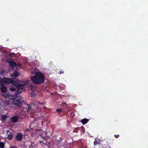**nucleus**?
<instances>
[{"label": "nucleus", "instance_id": "obj_1", "mask_svg": "<svg viewBox=\"0 0 148 148\" xmlns=\"http://www.w3.org/2000/svg\"><path fill=\"white\" fill-rule=\"evenodd\" d=\"M18 94H14V95H10L8 97L10 99V101H7L6 103L8 104L10 107H11L14 109H19L22 108L23 112H29L33 108H34L36 106L34 104H31L28 105L24 102L21 101V97H18Z\"/></svg>", "mask_w": 148, "mask_h": 148}, {"label": "nucleus", "instance_id": "obj_2", "mask_svg": "<svg viewBox=\"0 0 148 148\" xmlns=\"http://www.w3.org/2000/svg\"><path fill=\"white\" fill-rule=\"evenodd\" d=\"M0 83L9 85L12 84L13 86L10 88V90L13 92L15 91L14 94L19 95L22 91H25L24 88L28 84L29 81L25 82L18 80L15 81L10 78L4 77L0 79Z\"/></svg>", "mask_w": 148, "mask_h": 148}, {"label": "nucleus", "instance_id": "obj_3", "mask_svg": "<svg viewBox=\"0 0 148 148\" xmlns=\"http://www.w3.org/2000/svg\"><path fill=\"white\" fill-rule=\"evenodd\" d=\"M45 76L44 74L39 72H37L34 76L31 77V81L34 84L39 85L44 83L45 81Z\"/></svg>", "mask_w": 148, "mask_h": 148}, {"label": "nucleus", "instance_id": "obj_4", "mask_svg": "<svg viewBox=\"0 0 148 148\" xmlns=\"http://www.w3.org/2000/svg\"><path fill=\"white\" fill-rule=\"evenodd\" d=\"M0 89L1 92L3 93H5L7 91L6 87L5 86L4 84L2 83H0Z\"/></svg>", "mask_w": 148, "mask_h": 148}, {"label": "nucleus", "instance_id": "obj_5", "mask_svg": "<svg viewBox=\"0 0 148 148\" xmlns=\"http://www.w3.org/2000/svg\"><path fill=\"white\" fill-rule=\"evenodd\" d=\"M22 138V134L20 133H18L15 137V140L17 141H20Z\"/></svg>", "mask_w": 148, "mask_h": 148}, {"label": "nucleus", "instance_id": "obj_6", "mask_svg": "<svg viewBox=\"0 0 148 148\" xmlns=\"http://www.w3.org/2000/svg\"><path fill=\"white\" fill-rule=\"evenodd\" d=\"M19 118L18 115L13 116L11 117V120L13 123H16L18 120Z\"/></svg>", "mask_w": 148, "mask_h": 148}, {"label": "nucleus", "instance_id": "obj_7", "mask_svg": "<svg viewBox=\"0 0 148 148\" xmlns=\"http://www.w3.org/2000/svg\"><path fill=\"white\" fill-rule=\"evenodd\" d=\"M20 73L18 71H15L13 73V74L11 76L13 78H15L16 77H18Z\"/></svg>", "mask_w": 148, "mask_h": 148}, {"label": "nucleus", "instance_id": "obj_8", "mask_svg": "<svg viewBox=\"0 0 148 148\" xmlns=\"http://www.w3.org/2000/svg\"><path fill=\"white\" fill-rule=\"evenodd\" d=\"M8 62L9 65L11 67H15L17 66L16 63L14 61H10Z\"/></svg>", "mask_w": 148, "mask_h": 148}, {"label": "nucleus", "instance_id": "obj_9", "mask_svg": "<svg viewBox=\"0 0 148 148\" xmlns=\"http://www.w3.org/2000/svg\"><path fill=\"white\" fill-rule=\"evenodd\" d=\"M89 121V119L84 118L81 120V122L83 125H84L86 124Z\"/></svg>", "mask_w": 148, "mask_h": 148}, {"label": "nucleus", "instance_id": "obj_10", "mask_svg": "<svg viewBox=\"0 0 148 148\" xmlns=\"http://www.w3.org/2000/svg\"><path fill=\"white\" fill-rule=\"evenodd\" d=\"M30 88L32 91L35 90H36L37 87L34 85L33 84H31L30 86Z\"/></svg>", "mask_w": 148, "mask_h": 148}, {"label": "nucleus", "instance_id": "obj_11", "mask_svg": "<svg viewBox=\"0 0 148 148\" xmlns=\"http://www.w3.org/2000/svg\"><path fill=\"white\" fill-rule=\"evenodd\" d=\"M12 135L11 132H10V133L8 134V138L9 140H11L12 139Z\"/></svg>", "mask_w": 148, "mask_h": 148}, {"label": "nucleus", "instance_id": "obj_12", "mask_svg": "<svg viewBox=\"0 0 148 148\" xmlns=\"http://www.w3.org/2000/svg\"><path fill=\"white\" fill-rule=\"evenodd\" d=\"M5 144L4 143L2 142H0V147L1 148H4V147Z\"/></svg>", "mask_w": 148, "mask_h": 148}, {"label": "nucleus", "instance_id": "obj_13", "mask_svg": "<svg viewBox=\"0 0 148 148\" xmlns=\"http://www.w3.org/2000/svg\"><path fill=\"white\" fill-rule=\"evenodd\" d=\"M1 118L3 120H5L7 118V116L5 115H3L1 116Z\"/></svg>", "mask_w": 148, "mask_h": 148}, {"label": "nucleus", "instance_id": "obj_14", "mask_svg": "<svg viewBox=\"0 0 148 148\" xmlns=\"http://www.w3.org/2000/svg\"><path fill=\"white\" fill-rule=\"evenodd\" d=\"M32 96L34 97L35 96L36 94L34 93V92L33 91H32L31 92Z\"/></svg>", "mask_w": 148, "mask_h": 148}, {"label": "nucleus", "instance_id": "obj_15", "mask_svg": "<svg viewBox=\"0 0 148 148\" xmlns=\"http://www.w3.org/2000/svg\"><path fill=\"white\" fill-rule=\"evenodd\" d=\"M67 105V104L66 103L64 102L61 104V106H64V107H66Z\"/></svg>", "mask_w": 148, "mask_h": 148}, {"label": "nucleus", "instance_id": "obj_16", "mask_svg": "<svg viewBox=\"0 0 148 148\" xmlns=\"http://www.w3.org/2000/svg\"><path fill=\"white\" fill-rule=\"evenodd\" d=\"M5 73V71L3 70H2L0 72V73L1 75H4Z\"/></svg>", "mask_w": 148, "mask_h": 148}, {"label": "nucleus", "instance_id": "obj_17", "mask_svg": "<svg viewBox=\"0 0 148 148\" xmlns=\"http://www.w3.org/2000/svg\"><path fill=\"white\" fill-rule=\"evenodd\" d=\"M62 111V110L60 109H57L56 110V112H60Z\"/></svg>", "mask_w": 148, "mask_h": 148}, {"label": "nucleus", "instance_id": "obj_18", "mask_svg": "<svg viewBox=\"0 0 148 148\" xmlns=\"http://www.w3.org/2000/svg\"><path fill=\"white\" fill-rule=\"evenodd\" d=\"M98 144V142L97 140H95L94 143V144L95 145H96Z\"/></svg>", "mask_w": 148, "mask_h": 148}, {"label": "nucleus", "instance_id": "obj_19", "mask_svg": "<svg viewBox=\"0 0 148 148\" xmlns=\"http://www.w3.org/2000/svg\"><path fill=\"white\" fill-rule=\"evenodd\" d=\"M114 136L115 138H117L119 136V134L115 135H114Z\"/></svg>", "mask_w": 148, "mask_h": 148}, {"label": "nucleus", "instance_id": "obj_20", "mask_svg": "<svg viewBox=\"0 0 148 148\" xmlns=\"http://www.w3.org/2000/svg\"><path fill=\"white\" fill-rule=\"evenodd\" d=\"M59 73H60V74L63 73H64V71L62 70L61 71H59Z\"/></svg>", "mask_w": 148, "mask_h": 148}, {"label": "nucleus", "instance_id": "obj_21", "mask_svg": "<svg viewBox=\"0 0 148 148\" xmlns=\"http://www.w3.org/2000/svg\"><path fill=\"white\" fill-rule=\"evenodd\" d=\"M10 132L9 131V130H7L6 131V133H7V134H8L9 133H10Z\"/></svg>", "mask_w": 148, "mask_h": 148}, {"label": "nucleus", "instance_id": "obj_22", "mask_svg": "<svg viewBox=\"0 0 148 148\" xmlns=\"http://www.w3.org/2000/svg\"><path fill=\"white\" fill-rule=\"evenodd\" d=\"M77 129V128L76 129H75L73 131V132H78L76 131Z\"/></svg>", "mask_w": 148, "mask_h": 148}, {"label": "nucleus", "instance_id": "obj_23", "mask_svg": "<svg viewBox=\"0 0 148 148\" xmlns=\"http://www.w3.org/2000/svg\"><path fill=\"white\" fill-rule=\"evenodd\" d=\"M30 129H31V130L32 129V128H30L29 130V129H27V131H29V130H30Z\"/></svg>", "mask_w": 148, "mask_h": 148}, {"label": "nucleus", "instance_id": "obj_24", "mask_svg": "<svg viewBox=\"0 0 148 148\" xmlns=\"http://www.w3.org/2000/svg\"><path fill=\"white\" fill-rule=\"evenodd\" d=\"M18 66H21V64H20L19 63L18 64Z\"/></svg>", "mask_w": 148, "mask_h": 148}, {"label": "nucleus", "instance_id": "obj_25", "mask_svg": "<svg viewBox=\"0 0 148 148\" xmlns=\"http://www.w3.org/2000/svg\"><path fill=\"white\" fill-rule=\"evenodd\" d=\"M7 96H5V97H8V95H6Z\"/></svg>", "mask_w": 148, "mask_h": 148}, {"label": "nucleus", "instance_id": "obj_26", "mask_svg": "<svg viewBox=\"0 0 148 148\" xmlns=\"http://www.w3.org/2000/svg\"><path fill=\"white\" fill-rule=\"evenodd\" d=\"M38 108V106H37V107H36V108Z\"/></svg>", "mask_w": 148, "mask_h": 148}, {"label": "nucleus", "instance_id": "obj_27", "mask_svg": "<svg viewBox=\"0 0 148 148\" xmlns=\"http://www.w3.org/2000/svg\"><path fill=\"white\" fill-rule=\"evenodd\" d=\"M108 148H111L110 146H109Z\"/></svg>", "mask_w": 148, "mask_h": 148}]
</instances>
